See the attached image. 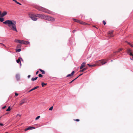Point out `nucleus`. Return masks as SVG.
I'll return each instance as SVG.
<instances>
[{
    "mask_svg": "<svg viewBox=\"0 0 133 133\" xmlns=\"http://www.w3.org/2000/svg\"><path fill=\"white\" fill-rule=\"evenodd\" d=\"M87 65H88L89 66L91 67H94L96 66V64H93V65H90L89 64H88Z\"/></svg>",
    "mask_w": 133,
    "mask_h": 133,
    "instance_id": "nucleus-19",
    "label": "nucleus"
},
{
    "mask_svg": "<svg viewBox=\"0 0 133 133\" xmlns=\"http://www.w3.org/2000/svg\"><path fill=\"white\" fill-rule=\"evenodd\" d=\"M40 116H38L36 118H35L36 120H37V119H38L40 117Z\"/></svg>",
    "mask_w": 133,
    "mask_h": 133,
    "instance_id": "nucleus-29",
    "label": "nucleus"
},
{
    "mask_svg": "<svg viewBox=\"0 0 133 133\" xmlns=\"http://www.w3.org/2000/svg\"><path fill=\"white\" fill-rule=\"evenodd\" d=\"M86 63V62H84L81 64V65L80 68V69H82L83 67L84 66L85 64Z\"/></svg>",
    "mask_w": 133,
    "mask_h": 133,
    "instance_id": "nucleus-11",
    "label": "nucleus"
},
{
    "mask_svg": "<svg viewBox=\"0 0 133 133\" xmlns=\"http://www.w3.org/2000/svg\"><path fill=\"white\" fill-rule=\"evenodd\" d=\"M2 45H3V46H4L5 48H6V46L4 44H3L2 43H1Z\"/></svg>",
    "mask_w": 133,
    "mask_h": 133,
    "instance_id": "nucleus-40",
    "label": "nucleus"
},
{
    "mask_svg": "<svg viewBox=\"0 0 133 133\" xmlns=\"http://www.w3.org/2000/svg\"><path fill=\"white\" fill-rule=\"evenodd\" d=\"M74 120L75 121H77V122H78L79 121V120L78 119H74Z\"/></svg>",
    "mask_w": 133,
    "mask_h": 133,
    "instance_id": "nucleus-38",
    "label": "nucleus"
},
{
    "mask_svg": "<svg viewBox=\"0 0 133 133\" xmlns=\"http://www.w3.org/2000/svg\"><path fill=\"white\" fill-rule=\"evenodd\" d=\"M42 86V87H44V85H47V83H45L43 82H42L41 84Z\"/></svg>",
    "mask_w": 133,
    "mask_h": 133,
    "instance_id": "nucleus-25",
    "label": "nucleus"
},
{
    "mask_svg": "<svg viewBox=\"0 0 133 133\" xmlns=\"http://www.w3.org/2000/svg\"><path fill=\"white\" fill-rule=\"evenodd\" d=\"M38 76L39 77H42L43 76L41 74H39L38 75Z\"/></svg>",
    "mask_w": 133,
    "mask_h": 133,
    "instance_id": "nucleus-33",
    "label": "nucleus"
},
{
    "mask_svg": "<svg viewBox=\"0 0 133 133\" xmlns=\"http://www.w3.org/2000/svg\"><path fill=\"white\" fill-rule=\"evenodd\" d=\"M29 16L34 21H36L37 20V17L42 18V15L38 14H30Z\"/></svg>",
    "mask_w": 133,
    "mask_h": 133,
    "instance_id": "nucleus-2",
    "label": "nucleus"
},
{
    "mask_svg": "<svg viewBox=\"0 0 133 133\" xmlns=\"http://www.w3.org/2000/svg\"><path fill=\"white\" fill-rule=\"evenodd\" d=\"M3 23L5 24H8V26L11 30L16 32H18L16 25V21L14 20H7L4 22Z\"/></svg>",
    "mask_w": 133,
    "mask_h": 133,
    "instance_id": "nucleus-1",
    "label": "nucleus"
},
{
    "mask_svg": "<svg viewBox=\"0 0 133 133\" xmlns=\"http://www.w3.org/2000/svg\"><path fill=\"white\" fill-rule=\"evenodd\" d=\"M42 19L52 22L55 21V19L54 18L44 15H42Z\"/></svg>",
    "mask_w": 133,
    "mask_h": 133,
    "instance_id": "nucleus-3",
    "label": "nucleus"
},
{
    "mask_svg": "<svg viewBox=\"0 0 133 133\" xmlns=\"http://www.w3.org/2000/svg\"><path fill=\"white\" fill-rule=\"evenodd\" d=\"M6 107V106H4V107H2V109H5V108Z\"/></svg>",
    "mask_w": 133,
    "mask_h": 133,
    "instance_id": "nucleus-44",
    "label": "nucleus"
},
{
    "mask_svg": "<svg viewBox=\"0 0 133 133\" xmlns=\"http://www.w3.org/2000/svg\"><path fill=\"white\" fill-rule=\"evenodd\" d=\"M0 125H1V126H3L4 125L2 123H0Z\"/></svg>",
    "mask_w": 133,
    "mask_h": 133,
    "instance_id": "nucleus-42",
    "label": "nucleus"
},
{
    "mask_svg": "<svg viewBox=\"0 0 133 133\" xmlns=\"http://www.w3.org/2000/svg\"><path fill=\"white\" fill-rule=\"evenodd\" d=\"M30 76H31L30 75H29L28 76V78H29L30 77Z\"/></svg>",
    "mask_w": 133,
    "mask_h": 133,
    "instance_id": "nucleus-45",
    "label": "nucleus"
},
{
    "mask_svg": "<svg viewBox=\"0 0 133 133\" xmlns=\"http://www.w3.org/2000/svg\"><path fill=\"white\" fill-rule=\"evenodd\" d=\"M16 62L17 63H19L21 62L20 59L18 58Z\"/></svg>",
    "mask_w": 133,
    "mask_h": 133,
    "instance_id": "nucleus-28",
    "label": "nucleus"
},
{
    "mask_svg": "<svg viewBox=\"0 0 133 133\" xmlns=\"http://www.w3.org/2000/svg\"><path fill=\"white\" fill-rule=\"evenodd\" d=\"M16 77L17 80H19L20 78V76L18 74L16 75Z\"/></svg>",
    "mask_w": 133,
    "mask_h": 133,
    "instance_id": "nucleus-17",
    "label": "nucleus"
},
{
    "mask_svg": "<svg viewBox=\"0 0 133 133\" xmlns=\"http://www.w3.org/2000/svg\"><path fill=\"white\" fill-rule=\"evenodd\" d=\"M39 72V71H37L36 72V75H37L38 74V73Z\"/></svg>",
    "mask_w": 133,
    "mask_h": 133,
    "instance_id": "nucleus-43",
    "label": "nucleus"
},
{
    "mask_svg": "<svg viewBox=\"0 0 133 133\" xmlns=\"http://www.w3.org/2000/svg\"><path fill=\"white\" fill-rule=\"evenodd\" d=\"M37 78H38L37 77H36L35 78H32L31 79V80H32V81H35L37 79Z\"/></svg>",
    "mask_w": 133,
    "mask_h": 133,
    "instance_id": "nucleus-24",
    "label": "nucleus"
},
{
    "mask_svg": "<svg viewBox=\"0 0 133 133\" xmlns=\"http://www.w3.org/2000/svg\"><path fill=\"white\" fill-rule=\"evenodd\" d=\"M4 20V19L3 18H0V21L1 22H3Z\"/></svg>",
    "mask_w": 133,
    "mask_h": 133,
    "instance_id": "nucleus-26",
    "label": "nucleus"
},
{
    "mask_svg": "<svg viewBox=\"0 0 133 133\" xmlns=\"http://www.w3.org/2000/svg\"><path fill=\"white\" fill-rule=\"evenodd\" d=\"M5 133H8V132H6Z\"/></svg>",
    "mask_w": 133,
    "mask_h": 133,
    "instance_id": "nucleus-51",
    "label": "nucleus"
},
{
    "mask_svg": "<svg viewBox=\"0 0 133 133\" xmlns=\"http://www.w3.org/2000/svg\"><path fill=\"white\" fill-rule=\"evenodd\" d=\"M131 50L129 48L127 49V52L128 54H129L130 56L131 55H132V53L131 52Z\"/></svg>",
    "mask_w": 133,
    "mask_h": 133,
    "instance_id": "nucleus-7",
    "label": "nucleus"
},
{
    "mask_svg": "<svg viewBox=\"0 0 133 133\" xmlns=\"http://www.w3.org/2000/svg\"><path fill=\"white\" fill-rule=\"evenodd\" d=\"M75 79H73V80H72V81H71L70 82H69V83L70 84V83H72L75 80Z\"/></svg>",
    "mask_w": 133,
    "mask_h": 133,
    "instance_id": "nucleus-37",
    "label": "nucleus"
},
{
    "mask_svg": "<svg viewBox=\"0 0 133 133\" xmlns=\"http://www.w3.org/2000/svg\"><path fill=\"white\" fill-rule=\"evenodd\" d=\"M132 54L133 55V53H132Z\"/></svg>",
    "mask_w": 133,
    "mask_h": 133,
    "instance_id": "nucleus-52",
    "label": "nucleus"
},
{
    "mask_svg": "<svg viewBox=\"0 0 133 133\" xmlns=\"http://www.w3.org/2000/svg\"><path fill=\"white\" fill-rule=\"evenodd\" d=\"M21 51V49H18L16 50V52H19Z\"/></svg>",
    "mask_w": 133,
    "mask_h": 133,
    "instance_id": "nucleus-30",
    "label": "nucleus"
},
{
    "mask_svg": "<svg viewBox=\"0 0 133 133\" xmlns=\"http://www.w3.org/2000/svg\"><path fill=\"white\" fill-rule=\"evenodd\" d=\"M18 94L16 93H15V95L16 96H17L18 95Z\"/></svg>",
    "mask_w": 133,
    "mask_h": 133,
    "instance_id": "nucleus-41",
    "label": "nucleus"
},
{
    "mask_svg": "<svg viewBox=\"0 0 133 133\" xmlns=\"http://www.w3.org/2000/svg\"><path fill=\"white\" fill-rule=\"evenodd\" d=\"M113 31H109L108 32V36L110 37H113L114 36L113 35Z\"/></svg>",
    "mask_w": 133,
    "mask_h": 133,
    "instance_id": "nucleus-5",
    "label": "nucleus"
},
{
    "mask_svg": "<svg viewBox=\"0 0 133 133\" xmlns=\"http://www.w3.org/2000/svg\"><path fill=\"white\" fill-rule=\"evenodd\" d=\"M16 116H19L20 117L21 116V115H20L19 114H17V115Z\"/></svg>",
    "mask_w": 133,
    "mask_h": 133,
    "instance_id": "nucleus-39",
    "label": "nucleus"
},
{
    "mask_svg": "<svg viewBox=\"0 0 133 133\" xmlns=\"http://www.w3.org/2000/svg\"><path fill=\"white\" fill-rule=\"evenodd\" d=\"M103 22L104 24L105 25L106 24L105 22L104 21H103Z\"/></svg>",
    "mask_w": 133,
    "mask_h": 133,
    "instance_id": "nucleus-36",
    "label": "nucleus"
},
{
    "mask_svg": "<svg viewBox=\"0 0 133 133\" xmlns=\"http://www.w3.org/2000/svg\"><path fill=\"white\" fill-rule=\"evenodd\" d=\"M73 19L74 21L77 22L78 23H79V22H80V21L78 20L77 19L74 18Z\"/></svg>",
    "mask_w": 133,
    "mask_h": 133,
    "instance_id": "nucleus-20",
    "label": "nucleus"
},
{
    "mask_svg": "<svg viewBox=\"0 0 133 133\" xmlns=\"http://www.w3.org/2000/svg\"><path fill=\"white\" fill-rule=\"evenodd\" d=\"M126 42L130 46H131L132 44H131L130 43H129L128 42Z\"/></svg>",
    "mask_w": 133,
    "mask_h": 133,
    "instance_id": "nucleus-35",
    "label": "nucleus"
},
{
    "mask_svg": "<svg viewBox=\"0 0 133 133\" xmlns=\"http://www.w3.org/2000/svg\"><path fill=\"white\" fill-rule=\"evenodd\" d=\"M53 107L52 106L49 109V110H52L53 109Z\"/></svg>",
    "mask_w": 133,
    "mask_h": 133,
    "instance_id": "nucleus-31",
    "label": "nucleus"
},
{
    "mask_svg": "<svg viewBox=\"0 0 133 133\" xmlns=\"http://www.w3.org/2000/svg\"><path fill=\"white\" fill-rule=\"evenodd\" d=\"M75 31V30H74L72 31V32L73 33Z\"/></svg>",
    "mask_w": 133,
    "mask_h": 133,
    "instance_id": "nucleus-48",
    "label": "nucleus"
},
{
    "mask_svg": "<svg viewBox=\"0 0 133 133\" xmlns=\"http://www.w3.org/2000/svg\"><path fill=\"white\" fill-rule=\"evenodd\" d=\"M22 43H23V44H28L29 43V42L27 41H24L23 40H22Z\"/></svg>",
    "mask_w": 133,
    "mask_h": 133,
    "instance_id": "nucleus-13",
    "label": "nucleus"
},
{
    "mask_svg": "<svg viewBox=\"0 0 133 133\" xmlns=\"http://www.w3.org/2000/svg\"><path fill=\"white\" fill-rule=\"evenodd\" d=\"M1 117H0V119L1 118Z\"/></svg>",
    "mask_w": 133,
    "mask_h": 133,
    "instance_id": "nucleus-53",
    "label": "nucleus"
},
{
    "mask_svg": "<svg viewBox=\"0 0 133 133\" xmlns=\"http://www.w3.org/2000/svg\"><path fill=\"white\" fill-rule=\"evenodd\" d=\"M131 46V47H133V45L132 44Z\"/></svg>",
    "mask_w": 133,
    "mask_h": 133,
    "instance_id": "nucleus-47",
    "label": "nucleus"
},
{
    "mask_svg": "<svg viewBox=\"0 0 133 133\" xmlns=\"http://www.w3.org/2000/svg\"><path fill=\"white\" fill-rule=\"evenodd\" d=\"M10 110H11L10 107L9 106V107L8 109L6 110V111H10Z\"/></svg>",
    "mask_w": 133,
    "mask_h": 133,
    "instance_id": "nucleus-27",
    "label": "nucleus"
},
{
    "mask_svg": "<svg viewBox=\"0 0 133 133\" xmlns=\"http://www.w3.org/2000/svg\"><path fill=\"white\" fill-rule=\"evenodd\" d=\"M39 70L40 71H41V72H42V74H45V71L44 70H42V69H39Z\"/></svg>",
    "mask_w": 133,
    "mask_h": 133,
    "instance_id": "nucleus-23",
    "label": "nucleus"
},
{
    "mask_svg": "<svg viewBox=\"0 0 133 133\" xmlns=\"http://www.w3.org/2000/svg\"><path fill=\"white\" fill-rule=\"evenodd\" d=\"M96 63V65H97L98 66H101V61H96L95 62Z\"/></svg>",
    "mask_w": 133,
    "mask_h": 133,
    "instance_id": "nucleus-9",
    "label": "nucleus"
},
{
    "mask_svg": "<svg viewBox=\"0 0 133 133\" xmlns=\"http://www.w3.org/2000/svg\"><path fill=\"white\" fill-rule=\"evenodd\" d=\"M26 102V101L25 99H22L20 102L19 105L20 106L22 105L23 104L25 103Z\"/></svg>",
    "mask_w": 133,
    "mask_h": 133,
    "instance_id": "nucleus-6",
    "label": "nucleus"
},
{
    "mask_svg": "<svg viewBox=\"0 0 133 133\" xmlns=\"http://www.w3.org/2000/svg\"><path fill=\"white\" fill-rule=\"evenodd\" d=\"M79 23L83 25H86L87 24L86 23H85L84 22L81 21H80V22H79Z\"/></svg>",
    "mask_w": 133,
    "mask_h": 133,
    "instance_id": "nucleus-18",
    "label": "nucleus"
},
{
    "mask_svg": "<svg viewBox=\"0 0 133 133\" xmlns=\"http://www.w3.org/2000/svg\"><path fill=\"white\" fill-rule=\"evenodd\" d=\"M123 50V49L122 48H120L118 50L116 51L115 52V53H118L120 51H122Z\"/></svg>",
    "mask_w": 133,
    "mask_h": 133,
    "instance_id": "nucleus-22",
    "label": "nucleus"
},
{
    "mask_svg": "<svg viewBox=\"0 0 133 133\" xmlns=\"http://www.w3.org/2000/svg\"><path fill=\"white\" fill-rule=\"evenodd\" d=\"M35 129V128L34 127H31L30 126H29L27 128L25 129L24 130L25 131H27L29 130L34 129Z\"/></svg>",
    "mask_w": 133,
    "mask_h": 133,
    "instance_id": "nucleus-8",
    "label": "nucleus"
},
{
    "mask_svg": "<svg viewBox=\"0 0 133 133\" xmlns=\"http://www.w3.org/2000/svg\"><path fill=\"white\" fill-rule=\"evenodd\" d=\"M1 14V12L0 11V15Z\"/></svg>",
    "mask_w": 133,
    "mask_h": 133,
    "instance_id": "nucleus-50",
    "label": "nucleus"
},
{
    "mask_svg": "<svg viewBox=\"0 0 133 133\" xmlns=\"http://www.w3.org/2000/svg\"><path fill=\"white\" fill-rule=\"evenodd\" d=\"M131 56H133V57H133V55L132 54V55H131Z\"/></svg>",
    "mask_w": 133,
    "mask_h": 133,
    "instance_id": "nucleus-49",
    "label": "nucleus"
},
{
    "mask_svg": "<svg viewBox=\"0 0 133 133\" xmlns=\"http://www.w3.org/2000/svg\"><path fill=\"white\" fill-rule=\"evenodd\" d=\"M7 14V12L6 11H4L3 12V13L2 14L1 16H2L3 17L5 15Z\"/></svg>",
    "mask_w": 133,
    "mask_h": 133,
    "instance_id": "nucleus-16",
    "label": "nucleus"
},
{
    "mask_svg": "<svg viewBox=\"0 0 133 133\" xmlns=\"http://www.w3.org/2000/svg\"><path fill=\"white\" fill-rule=\"evenodd\" d=\"M87 69V67L84 68V69H83L82 70H80L79 71V72H83V71H84V70H86Z\"/></svg>",
    "mask_w": 133,
    "mask_h": 133,
    "instance_id": "nucleus-21",
    "label": "nucleus"
},
{
    "mask_svg": "<svg viewBox=\"0 0 133 133\" xmlns=\"http://www.w3.org/2000/svg\"><path fill=\"white\" fill-rule=\"evenodd\" d=\"M15 42L16 43H22V40H20L18 39H15Z\"/></svg>",
    "mask_w": 133,
    "mask_h": 133,
    "instance_id": "nucleus-14",
    "label": "nucleus"
},
{
    "mask_svg": "<svg viewBox=\"0 0 133 133\" xmlns=\"http://www.w3.org/2000/svg\"><path fill=\"white\" fill-rule=\"evenodd\" d=\"M36 9L40 11H43L46 13H49L48 10L40 6H38L36 8Z\"/></svg>",
    "mask_w": 133,
    "mask_h": 133,
    "instance_id": "nucleus-4",
    "label": "nucleus"
},
{
    "mask_svg": "<svg viewBox=\"0 0 133 133\" xmlns=\"http://www.w3.org/2000/svg\"><path fill=\"white\" fill-rule=\"evenodd\" d=\"M39 87L38 86H36V87H35L34 88L32 89H31V90H30L29 91V92H30L33 90H35V89H37V88H39Z\"/></svg>",
    "mask_w": 133,
    "mask_h": 133,
    "instance_id": "nucleus-15",
    "label": "nucleus"
},
{
    "mask_svg": "<svg viewBox=\"0 0 133 133\" xmlns=\"http://www.w3.org/2000/svg\"><path fill=\"white\" fill-rule=\"evenodd\" d=\"M101 65H103L107 63L106 60L103 59L101 60Z\"/></svg>",
    "mask_w": 133,
    "mask_h": 133,
    "instance_id": "nucleus-10",
    "label": "nucleus"
},
{
    "mask_svg": "<svg viewBox=\"0 0 133 133\" xmlns=\"http://www.w3.org/2000/svg\"><path fill=\"white\" fill-rule=\"evenodd\" d=\"M74 73H75V71H73L72 72H71V74L68 75L66 77H68L71 76L73 75L74 74Z\"/></svg>",
    "mask_w": 133,
    "mask_h": 133,
    "instance_id": "nucleus-12",
    "label": "nucleus"
},
{
    "mask_svg": "<svg viewBox=\"0 0 133 133\" xmlns=\"http://www.w3.org/2000/svg\"><path fill=\"white\" fill-rule=\"evenodd\" d=\"M83 74H80L78 76L77 78H75V79H77V78H78L79 76H81L82 75H83Z\"/></svg>",
    "mask_w": 133,
    "mask_h": 133,
    "instance_id": "nucleus-32",
    "label": "nucleus"
},
{
    "mask_svg": "<svg viewBox=\"0 0 133 133\" xmlns=\"http://www.w3.org/2000/svg\"><path fill=\"white\" fill-rule=\"evenodd\" d=\"M17 4H18L19 5H21V4L19 3L18 2H17L16 1H15V2Z\"/></svg>",
    "mask_w": 133,
    "mask_h": 133,
    "instance_id": "nucleus-34",
    "label": "nucleus"
},
{
    "mask_svg": "<svg viewBox=\"0 0 133 133\" xmlns=\"http://www.w3.org/2000/svg\"><path fill=\"white\" fill-rule=\"evenodd\" d=\"M93 27H95L97 29V28L95 26H93Z\"/></svg>",
    "mask_w": 133,
    "mask_h": 133,
    "instance_id": "nucleus-46",
    "label": "nucleus"
}]
</instances>
